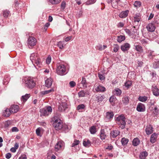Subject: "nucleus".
Here are the masks:
<instances>
[{"mask_svg":"<svg viewBox=\"0 0 159 159\" xmlns=\"http://www.w3.org/2000/svg\"><path fill=\"white\" fill-rule=\"evenodd\" d=\"M62 147V143L61 142H58L55 146V150L56 151L59 150Z\"/></svg>","mask_w":159,"mask_h":159,"instance_id":"31","label":"nucleus"},{"mask_svg":"<svg viewBox=\"0 0 159 159\" xmlns=\"http://www.w3.org/2000/svg\"><path fill=\"white\" fill-rule=\"evenodd\" d=\"M3 16L5 18L7 17L10 15V12L7 10H4L2 11Z\"/></svg>","mask_w":159,"mask_h":159,"instance_id":"37","label":"nucleus"},{"mask_svg":"<svg viewBox=\"0 0 159 159\" xmlns=\"http://www.w3.org/2000/svg\"><path fill=\"white\" fill-rule=\"evenodd\" d=\"M126 33L130 36H133L131 33V30H130L125 29L124 30Z\"/></svg>","mask_w":159,"mask_h":159,"instance_id":"53","label":"nucleus"},{"mask_svg":"<svg viewBox=\"0 0 159 159\" xmlns=\"http://www.w3.org/2000/svg\"><path fill=\"white\" fill-rule=\"evenodd\" d=\"M124 24L122 22H120L117 24V26L118 28H122L124 27Z\"/></svg>","mask_w":159,"mask_h":159,"instance_id":"60","label":"nucleus"},{"mask_svg":"<svg viewBox=\"0 0 159 159\" xmlns=\"http://www.w3.org/2000/svg\"><path fill=\"white\" fill-rule=\"evenodd\" d=\"M53 80L51 78L47 79L45 81V85L46 87L48 88L50 87L52 85Z\"/></svg>","mask_w":159,"mask_h":159,"instance_id":"19","label":"nucleus"},{"mask_svg":"<svg viewBox=\"0 0 159 159\" xmlns=\"http://www.w3.org/2000/svg\"><path fill=\"white\" fill-rule=\"evenodd\" d=\"M113 116L114 114L112 111L107 112L105 116V120L107 121H109L112 120Z\"/></svg>","mask_w":159,"mask_h":159,"instance_id":"8","label":"nucleus"},{"mask_svg":"<svg viewBox=\"0 0 159 159\" xmlns=\"http://www.w3.org/2000/svg\"><path fill=\"white\" fill-rule=\"evenodd\" d=\"M121 142L123 145L124 146L126 145L129 141V140L125 138H123L121 139Z\"/></svg>","mask_w":159,"mask_h":159,"instance_id":"44","label":"nucleus"},{"mask_svg":"<svg viewBox=\"0 0 159 159\" xmlns=\"http://www.w3.org/2000/svg\"><path fill=\"white\" fill-rule=\"evenodd\" d=\"M129 11L128 10L123 11L121 12L119 14V16L120 18H125L128 15Z\"/></svg>","mask_w":159,"mask_h":159,"instance_id":"16","label":"nucleus"},{"mask_svg":"<svg viewBox=\"0 0 159 159\" xmlns=\"http://www.w3.org/2000/svg\"><path fill=\"white\" fill-rule=\"evenodd\" d=\"M141 15L139 13L136 14L134 17V21L135 23H138L141 19Z\"/></svg>","mask_w":159,"mask_h":159,"instance_id":"21","label":"nucleus"},{"mask_svg":"<svg viewBox=\"0 0 159 159\" xmlns=\"http://www.w3.org/2000/svg\"><path fill=\"white\" fill-rule=\"evenodd\" d=\"M98 75L99 79L100 80H104L105 77L104 75L98 73Z\"/></svg>","mask_w":159,"mask_h":159,"instance_id":"55","label":"nucleus"},{"mask_svg":"<svg viewBox=\"0 0 159 159\" xmlns=\"http://www.w3.org/2000/svg\"><path fill=\"white\" fill-rule=\"evenodd\" d=\"M116 101V98L114 96H111L109 99V101L110 102H114Z\"/></svg>","mask_w":159,"mask_h":159,"instance_id":"52","label":"nucleus"},{"mask_svg":"<svg viewBox=\"0 0 159 159\" xmlns=\"http://www.w3.org/2000/svg\"><path fill=\"white\" fill-rule=\"evenodd\" d=\"M30 94H26L25 95L22 96L21 98V100L24 102H26L30 97Z\"/></svg>","mask_w":159,"mask_h":159,"instance_id":"27","label":"nucleus"},{"mask_svg":"<svg viewBox=\"0 0 159 159\" xmlns=\"http://www.w3.org/2000/svg\"><path fill=\"white\" fill-rule=\"evenodd\" d=\"M120 132L117 130H115L111 132L110 134L113 138H116L120 134Z\"/></svg>","mask_w":159,"mask_h":159,"instance_id":"23","label":"nucleus"},{"mask_svg":"<svg viewBox=\"0 0 159 159\" xmlns=\"http://www.w3.org/2000/svg\"><path fill=\"white\" fill-rule=\"evenodd\" d=\"M52 120L53 122V126L56 130H58L62 129L63 123L60 118L55 116L53 118Z\"/></svg>","mask_w":159,"mask_h":159,"instance_id":"2","label":"nucleus"},{"mask_svg":"<svg viewBox=\"0 0 159 159\" xmlns=\"http://www.w3.org/2000/svg\"><path fill=\"white\" fill-rule=\"evenodd\" d=\"M36 134L38 136H41L40 135V129L39 128H38L36 130Z\"/></svg>","mask_w":159,"mask_h":159,"instance_id":"62","label":"nucleus"},{"mask_svg":"<svg viewBox=\"0 0 159 159\" xmlns=\"http://www.w3.org/2000/svg\"><path fill=\"white\" fill-rule=\"evenodd\" d=\"M30 58L32 62L35 66H38L39 67H41L42 65V62L37 53H33L31 54Z\"/></svg>","mask_w":159,"mask_h":159,"instance_id":"1","label":"nucleus"},{"mask_svg":"<svg viewBox=\"0 0 159 159\" xmlns=\"http://www.w3.org/2000/svg\"><path fill=\"white\" fill-rule=\"evenodd\" d=\"M62 129L64 131H66L68 129V127L67 126V125H63V126L62 127Z\"/></svg>","mask_w":159,"mask_h":159,"instance_id":"63","label":"nucleus"},{"mask_svg":"<svg viewBox=\"0 0 159 159\" xmlns=\"http://www.w3.org/2000/svg\"><path fill=\"white\" fill-rule=\"evenodd\" d=\"M89 131L92 134H94L97 132L95 126H93L89 129Z\"/></svg>","mask_w":159,"mask_h":159,"instance_id":"40","label":"nucleus"},{"mask_svg":"<svg viewBox=\"0 0 159 159\" xmlns=\"http://www.w3.org/2000/svg\"><path fill=\"white\" fill-rule=\"evenodd\" d=\"M141 42L143 46H144L148 44V41L146 39H143L141 40Z\"/></svg>","mask_w":159,"mask_h":159,"instance_id":"56","label":"nucleus"},{"mask_svg":"<svg viewBox=\"0 0 159 159\" xmlns=\"http://www.w3.org/2000/svg\"><path fill=\"white\" fill-rule=\"evenodd\" d=\"M157 138V135L156 133H154L152 134L151 137L150 142L152 143H154L156 141Z\"/></svg>","mask_w":159,"mask_h":159,"instance_id":"29","label":"nucleus"},{"mask_svg":"<svg viewBox=\"0 0 159 159\" xmlns=\"http://www.w3.org/2000/svg\"><path fill=\"white\" fill-rule=\"evenodd\" d=\"M100 138L102 140H104L105 139L106 135L105 134L104 130L103 129H101L100 133Z\"/></svg>","mask_w":159,"mask_h":159,"instance_id":"28","label":"nucleus"},{"mask_svg":"<svg viewBox=\"0 0 159 159\" xmlns=\"http://www.w3.org/2000/svg\"><path fill=\"white\" fill-rule=\"evenodd\" d=\"M148 98L145 96H140L138 98V100L140 101L143 102H145L147 99Z\"/></svg>","mask_w":159,"mask_h":159,"instance_id":"41","label":"nucleus"},{"mask_svg":"<svg viewBox=\"0 0 159 159\" xmlns=\"http://www.w3.org/2000/svg\"><path fill=\"white\" fill-rule=\"evenodd\" d=\"M155 29V27L154 25L152 23H151L150 25V32L154 31Z\"/></svg>","mask_w":159,"mask_h":159,"instance_id":"47","label":"nucleus"},{"mask_svg":"<svg viewBox=\"0 0 159 159\" xmlns=\"http://www.w3.org/2000/svg\"><path fill=\"white\" fill-rule=\"evenodd\" d=\"M125 39V36L120 35L117 36V41L118 42L120 43L124 41Z\"/></svg>","mask_w":159,"mask_h":159,"instance_id":"35","label":"nucleus"},{"mask_svg":"<svg viewBox=\"0 0 159 159\" xmlns=\"http://www.w3.org/2000/svg\"><path fill=\"white\" fill-rule=\"evenodd\" d=\"M117 124L122 129L125 128L126 125L125 118L123 115L121 114L116 118Z\"/></svg>","mask_w":159,"mask_h":159,"instance_id":"3","label":"nucleus"},{"mask_svg":"<svg viewBox=\"0 0 159 159\" xmlns=\"http://www.w3.org/2000/svg\"><path fill=\"white\" fill-rule=\"evenodd\" d=\"M152 112L153 115L154 117L156 116L158 114L159 110L156 106H153L151 107L150 109Z\"/></svg>","mask_w":159,"mask_h":159,"instance_id":"14","label":"nucleus"},{"mask_svg":"<svg viewBox=\"0 0 159 159\" xmlns=\"http://www.w3.org/2000/svg\"><path fill=\"white\" fill-rule=\"evenodd\" d=\"M78 94L79 97H82L86 95H89L90 92L88 90H82L78 93Z\"/></svg>","mask_w":159,"mask_h":159,"instance_id":"12","label":"nucleus"},{"mask_svg":"<svg viewBox=\"0 0 159 159\" xmlns=\"http://www.w3.org/2000/svg\"><path fill=\"white\" fill-rule=\"evenodd\" d=\"M85 108V105L84 104H80L78 105L77 107V110H84Z\"/></svg>","mask_w":159,"mask_h":159,"instance_id":"42","label":"nucleus"},{"mask_svg":"<svg viewBox=\"0 0 159 159\" xmlns=\"http://www.w3.org/2000/svg\"><path fill=\"white\" fill-rule=\"evenodd\" d=\"M10 80V76L8 75H6L5 76L3 80V83L4 85L7 84Z\"/></svg>","mask_w":159,"mask_h":159,"instance_id":"24","label":"nucleus"},{"mask_svg":"<svg viewBox=\"0 0 159 159\" xmlns=\"http://www.w3.org/2000/svg\"><path fill=\"white\" fill-rule=\"evenodd\" d=\"M80 143V141L79 140H75L73 143H72L71 145V147H74L76 146H77Z\"/></svg>","mask_w":159,"mask_h":159,"instance_id":"49","label":"nucleus"},{"mask_svg":"<svg viewBox=\"0 0 159 159\" xmlns=\"http://www.w3.org/2000/svg\"><path fill=\"white\" fill-rule=\"evenodd\" d=\"M132 82L131 81L128 80L125 83V86L127 88H129L132 85Z\"/></svg>","mask_w":159,"mask_h":159,"instance_id":"45","label":"nucleus"},{"mask_svg":"<svg viewBox=\"0 0 159 159\" xmlns=\"http://www.w3.org/2000/svg\"><path fill=\"white\" fill-rule=\"evenodd\" d=\"M92 143L95 144H98L100 143V139L96 137L93 138L91 139Z\"/></svg>","mask_w":159,"mask_h":159,"instance_id":"34","label":"nucleus"},{"mask_svg":"<svg viewBox=\"0 0 159 159\" xmlns=\"http://www.w3.org/2000/svg\"><path fill=\"white\" fill-rule=\"evenodd\" d=\"M134 46L135 47V49L139 52L141 53L143 52V49L142 47L138 44V43H134Z\"/></svg>","mask_w":159,"mask_h":159,"instance_id":"18","label":"nucleus"},{"mask_svg":"<svg viewBox=\"0 0 159 159\" xmlns=\"http://www.w3.org/2000/svg\"><path fill=\"white\" fill-rule=\"evenodd\" d=\"M58 110L61 112L67 111V109H68V105L66 102L62 103L58 107Z\"/></svg>","mask_w":159,"mask_h":159,"instance_id":"9","label":"nucleus"},{"mask_svg":"<svg viewBox=\"0 0 159 159\" xmlns=\"http://www.w3.org/2000/svg\"><path fill=\"white\" fill-rule=\"evenodd\" d=\"M152 89L154 95L156 96H159V89L156 85H153L152 86Z\"/></svg>","mask_w":159,"mask_h":159,"instance_id":"13","label":"nucleus"},{"mask_svg":"<svg viewBox=\"0 0 159 159\" xmlns=\"http://www.w3.org/2000/svg\"><path fill=\"white\" fill-rule=\"evenodd\" d=\"M148 153L146 152H140L139 157L140 159H145Z\"/></svg>","mask_w":159,"mask_h":159,"instance_id":"30","label":"nucleus"},{"mask_svg":"<svg viewBox=\"0 0 159 159\" xmlns=\"http://www.w3.org/2000/svg\"><path fill=\"white\" fill-rule=\"evenodd\" d=\"M83 12L82 11H80L77 12L76 14V16L78 18H80L82 16Z\"/></svg>","mask_w":159,"mask_h":159,"instance_id":"57","label":"nucleus"},{"mask_svg":"<svg viewBox=\"0 0 159 159\" xmlns=\"http://www.w3.org/2000/svg\"><path fill=\"white\" fill-rule=\"evenodd\" d=\"M112 7L114 8H116L118 7V2L117 0H111Z\"/></svg>","mask_w":159,"mask_h":159,"instance_id":"33","label":"nucleus"},{"mask_svg":"<svg viewBox=\"0 0 159 159\" xmlns=\"http://www.w3.org/2000/svg\"><path fill=\"white\" fill-rule=\"evenodd\" d=\"M95 90L97 92H103L105 91L106 90L105 87L101 85H99L97 87L95 86Z\"/></svg>","mask_w":159,"mask_h":159,"instance_id":"17","label":"nucleus"},{"mask_svg":"<svg viewBox=\"0 0 159 159\" xmlns=\"http://www.w3.org/2000/svg\"><path fill=\"white\" fill-rule=\"evenodd\" d=\"M119 47L118 45L116 44L114 45L113 51L115 52H116L118 50Z\"/></svg>","mask_w":159,"mask_h":159,"instance_id":"54","label":"nucleus"},{"mask_svg":"<svg viewBox=\"0 0 159 159\" xmlns=\"http://www.w3.org/2000/svg\"><path fill=\"white\" fill-rule=\"evenodd\" d=\"M123 103L125 105L127 104L129 102V99L127 96H124L122 99Z\"/></svg>","mask_w":159,"mask_h":159,"instance_id":"38","label":"nucleus"},{"mask_svg":"<svg viewBox=\"0 0 159 159\" xmlns=\"http://www.w3.org/2000/svg\"><path fill=\"white\" fill-rule=\"evenodd\" d=\"M136 109L138 111H143L145 110V107L143 104L141 103H139L137 106Z\"/></svg>","mask_w":159,"mask_h":159,"instance_id":"15","label":"nucleus"},{"mask_svg":"<svg viewBox=\"0 0 159 159\" xmlns=\"http://www.w3.org/2000/svg\"><path fill=\"white\" fill-rule=\"evenodd\" d=\"M69 85L71 88H73L76 85L74 81H71L69 83Z\"/></svg>","mask_w":159,"mask_h":159,"instance_id":"58","label":"nucleus"},{"mask_svg":"<svg viewBox=\"0 0 159 159\" xmlns=\"http://www.w3.org/2000/svg\"><path fill=\"white\" fill-rule=\"evenodd\" d=\"M57 73L60 75H63L66 74V67L65 65L62 64L57 66Z\"/></svg>","mask_w":159,"mask_h":159,"instance_id":"7","label":"nucleus"},{"mask_svg":"<svg viewBox=\"0 0 159 159\" xmlns=\"http://www.w3.org/2000/svg\"><path fill=\"white\" fill-rule=\"evenodd\" d=\"M23 82L25 84V86L29 89H32L35 86V83L33 79L30 77L25 78L22 79Z\"/></svg>","mask_w":159,"mask_h":159,"instance_id":"4","label":"nucleus"},{"mask_svg":"<svg viewBox=\"0 0 159 159\" xmlns=\"http://www.w3.org/2000/svg\"><path fill=\"white\" fill-rule=\"evenodd\" d=\"M96 0H88L86 2V4L87 5H89L94 3Z\"/></svg>","mask_w":159,"mask_h":159,"instance_id":"50","label":"nucleus"},{"mask_svg":"<svg viewBox=\"0 0 159 159\" xmlns=\"http://www.w3.org/2000/svg\"><path fill=\"white\" fill-rule=\"evenodd\" d=\"M52 109L51 106H48L40 110L41 116H47L52 112Z\"/></svg>","mask_w":159,"mask_h":159,"instance_id":"5","label":"nucleus"},{"mask_svg":"<svg viewBox=\"0 0 159 159\" xmlns=\"http://www.w3.org/2000/svg\"><path fill=\"white\" fill-rule=\"evenodd\" d=\"M133 145L135 146H136L140 143V140L138 138L134 139L132 142Z\"/></svg>","mask_w":159,"mask_h":159,"instance_id":"36","label":"nucleus"},{"mask_svg":"<svg viewBox=\"0 0 159 159\" xmlns=\"http://www.w3.org/2000/svg\"><path fill=\"white\" fill-rule=\"evenodd\" d=\"M141 5V3L139 1H136L134 4V7L137 8L139 7Z\"/></svg>","mask_w":159,"mask_h":159,"instance_id":"43","label":"nucleus"},{"mask_svg":"<svg viewBox=\"0 0 159 159\" xmlns=\"http://www.w3.org/2000/svg\"><path fill=\"white\" fill-rule=\"evenodd\" d=\"M130 30H131V34L132 36H133L136 32V30L135 29V27L133 26Z\"/></svg>","mask_w":159,"mask_h":159,"instance_id":"51","label":"nucleus"},{"mask_svg":"<svg viewBox=\"0 0 159 159\" xmlns=\"http://www.w3.org/2000/svg\"><path fill=\"white\" fill-rule=\"evenodd\" d=\"M81 84H83V87L86 88L87 87V83L85 78H82Z\"/></svg>","mask_w":159,"mask_h":159,"instance_id":"48","label":"nucleus"},{"mask_svg":"<svg viewBox=\"0 0 159 159\" xmlns=\"http://www.w3.org/2000/svg\"><path fill=\"white\" fill-rule=\"evenodd\" d=\"M130 47V45L128 43H125L121 46V50L123 52L127 51Z\"/></svg>","mask_w":159,"mask_h":159,"instance_id":"10","label":"nucleus"},{"mask_svg":"<svg viewBox=\"0 0 159 159\" xmlns=\"http://www.w3.org/2000/svg\"><path fill=\"white\" fill-rule=\"evenodd\" d=\"M36 39L34 37L29 36L27 41V44L29 48H31L36 44Z\"/></svg>","mask_w":159,"mask_h":159,"instance_id":"6","label":"nucleus"},{"mask_svg":"<svg viewBox=\"0 0 159 159\" xmlns=\"http://www.w3.org/2000/svg\"><path fill=\"white\" fill-rule=\"evenodd\" d=\"M113 93L114 95L119 96L121 94L122 91L119 88H116L113 91Z\"/></svg>","mask_w":159,"mask_h":159,"instance_id":"25","label":"nucleus"},{"mask_svg":"<svg viewBox=\"0 0 159 159\" xmlns=\"http://www.w3.org/2000/svg\"><path fill=\"white\" fill-rule=\"evenodd\" d=\"M105 98V96L104 95H99L96 97V100L98 102L100 103Z\"/></svg>","mask_w":159,"mask_h":159,"instance_id":"26","label":"nucleus"},{"mask_svg":"<svg viewBox=\"0 0 159 159\" xmlns=\"http://www.w3.org/2000/svg\"><path fill=\"white\" fill-rule=\"evenodd\" d=\"M57 45L59 48L62 49L64 48L65 44L64 41H60L57 43Z\"/></svg>","mask_w":159,"mask_h":159,"instance_id":"32","label":"nucleus"},{"mask_svg":"<svg viewBox=\"0 0 159 159\" xmlns=\"http://www.w3.org/2000/svg\"><path fill=\"white\" fill-rule=\"evenodd\" d=\"M19 109V106L16 105H11L10 108V110L11 111V113H16Z\"/></svg>","mask_w":159,"mask_h":159,"instance_id":"11","label":"nucleus"},{"mask_svg":"<svg viewBox=\"0 0 159 159\" xmlns=\"http://www.w3.org/2000/svg\"><path fill=\"white\" fill-rule=\"evenodd\" d=\"M54 90L53 89H51L48 90H45L44 91H42L40 93L41 95L43 96V95H44L45 94H48L49 93L52 92Z\"/></svg>","mask_w":159,"mask_h":159,"instance_id":"39","label":"nucleus"},{"mask_svg":"<svg viewBox=\"0 0 159 159\" xmlns=\"http://www.w3.org/2000/svg\"><path fill=\"white\" fill-rule=\"evenodd\" d=\"M66 7V2L64 1L62 2L61 4V9L64 10Z\"/></svg>","mask_w":159,"mask_h":159,"instance_id":"59","label":"nucleus"},{"mask_svg":"<svg viewBox=\"0 0 159 159\" xmlns=\"http://www.w3.org/2000/svg\"><path fill=\"white\" fill-rule=\"evenodd\" d=\"M49 2L52 4H57L60 2L61 0H49Z\"/></svg>","mask_w":159,"mask_h":159,"instance_id":"46","label":"nucleus"},{"mask_svg":"<svg viewBox=\"0 0 159 159\" xmlns=\"http://www.w3.org/2000/svg\"><path fill=\"white\" fill-rule=\"evenodd\" d=\"M11 157V154L10 153H8L6 154V158L9 159Z\"/></svg>","mask_w":159,"mask_h":159,"instance_id":"64","label":"nucleus"},{"mask_svg":"<svg viewBox=\"0 0 159 159\" xmlns=\"http://www.w3.org/2000/svg\"><path fill=\"white\" fill-rule=\"evenodd\" d=\"M11 113L10 109L6 108L3 111L2 115L4 117H8L10 115Z\"/></svg>","mask_w":159,"mask_h":159,"instance_id":"20","label":"nucleus"},{"mask_svg":"<svg viewBox=\"0 0 159 159\" xmlns=\"http://www.w3.org/2000/svg\"><path fill=\"white\" fill-rule=\"evenodd\" d=\"M91 142L89 140L85 139L83 140V145L85 147L89 148L91 145Z\"/></svg>","mask_w":159,"mask_h":159,"instance_id":"22","label":"nucleus"},{"mask_svg":"<svg viewBox=\"0 0 159 159\" xmlns=\"http://www.w3.org/2000/svg\"><path fill=\"white\" fill-rule=\"evenodd\" d=\"M51 57L50 56H48V57L47 58L46 60V63L48 64H49L51 61Z\"/></svg>","mask_w":159,"mask_h":159,"instance_id":"61","label":"nucleus"}]
</instances>
